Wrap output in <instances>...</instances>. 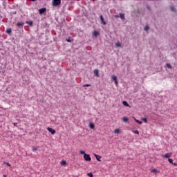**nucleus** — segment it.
Masks as SVG:
<instances>
[{
  "instance_id": "1",
  "label": "nucleus",
  "mask_w": 177,
  "mask_h": 177,
  "mask_svg": "<svg viewBox=\"0 0 177 177\" xmlns=\"http://www.w3.org/2000/svg\"><path fill=\"white\" fill-rule=\"evenodd\" d=\"M83 158L87 162L91 161L92 160V158H91V155L88 153H84V155L83 156Z\"/></svg>"
},
{
  "instance_id": "2",
  "label": "nucleus",
  "mask_w": 177,
  "mask_h": 177,
  "mask_svg": "<svg viewBox=\"0 0 177 177\" xmlns=\"http://www.w3.org/2000/svg\"><path fill=\"white\" fill-rule=\"evenodd\" d=\"M61 3H62V1H52L53 6H55V8L57 6H60Z\"/></svg>"
},
{
  "instance_id": "3",
  "label": "nucleus",
  "mask_w": 177,
  "mask_h": 177,
  "mask_svg": "<svg viewBox=\"0 0 177 177\" xmlns=\"http://www.w3.org/2000/svg\"><path fill=\"white\" fill-rule=\"evenodd\" d=\"M39 14L40 15H45L46 13V8H42L38 10Z\"/></svg>"
},
{
  "instance_id": "4",
  "label": "nucleus",
  "mask_w": 177,
  "mask_h": 177,
  "mask_svg": "<svg viewBox=\"0 0 177 177\" xmlns=\"http://www.w3.org/2000/svg\"><path fill=\"white\" fill-rule=\"evenodd\" d=\"M47 131H48V132H50V133H51V135H55V133H56V130L53 129L51 127H48Z\"/></svg>"
},
{
  "instance_id": "5",
  "label": "nucleus",
  "mask_w": 177,
  "mask_h": 177,
  "mask_svg": "<svg viewBox=\"0 0 177 177\" xmlns=\"http://www.w3.org/2000/svg\"><path fill=\"white\" fill-rule=\"evenodd\" d=\"M16 26H17V27H18V28H23L24 27V22H17Z\"/></svg>"
},
{
  "instance_id": "6",
  "label": "nucleus",
  "mask_w": 177,
  "mask_h": 177,
  "mask_svg": "<svg viewBox=\"0 0 177 177\" xmlns=\"http://www.w3.org/2000/svg\"><path fill=\"white\" fill-rule=\"evenodd\" d=\"M172 155V153H166V154H165V155H162V157L163 158H168L169 160V158H171V156Z\"/></svg>"
},
{
  "instance_id": "7",
  "label": "nucleus",
  "mask_w": 177,
  "mask_h": 177,
  "mask_svg": "<svg viewBox=\"0 0 177 177\" xmlns=\"http://www.w3.org/2000/svg\"><path fill=\"white\" fill-rule=\"evenodd\" d=\"M100 19L101 20L102 24H103L104 26H106V21H104V18L103 17V15H100Z\"/></svg>"
},
{
  "instance_id": "8",
  "label": "nucleus",
  "mask_w": 177,
  "mask_h": 177,
  "mask_svg": "<svg viewBox=\"0 0 177 177\" xmlns=\"http://www.w3.org/2000/svg\"><path fill=\"white\" fill-rule=\"evenodd\" d=\"M94 156L95 157L97 161H99L100 162H102V160H100V158H102V156L97 155L96 153H94Z\"/></svg>"
},
{
  "instance_id": "9",
  "label": "nucleus",
  "mask_w": 177,
  "mask_h": 177,
  "mask_svg": "<svg viewBox=\"0 0 177 177\" xmlns=\"http://www.w3.org/2000/svg\"><path fill=\"white\" fill-rule=\"evenodd\" d=\"M26 24H28L29 27H32L34 25V22H32V21H26Z\"/></svg>"
},
{
  "instance_id": "10",
  "label": "nucleus",
  "mask_w": 177,
  "mask_h": 177,
  "mask_svg": "<svg viewBox=\"0 0 177 177\" xmlns=\"http://www.w3.org/2000/svg\"><path fill=\"white\" fill-rule=\"evenodd\" d=\"M170 10L173 12V13H176V8H175V6H170Z\"/></svg>"
},
{
  "instance_id": "11",
  "label": "nucleus",
  "mask_w": 177,
  "mask_h": 177,
  "mask_svg": "<svg viewBox=\"0 0 177 177\" xmlns=\"http://www.w3.org/2000/svg\"><path fill=\"white\" fill-rule=\"evenodd\" d=\"M6 34H8L9 35H10V34H12V28H7L6 30Z\"/></svg>"
},
{
  "instance_id": "12",
  "label": "nucleus",
  "mask_w": 177,
  "mask_h": 177,
  "mask_svg": "<svg viewBox=\"0 0 177 177\" xmlns=\"http://www.w3.org/2000/svg\"><path fill=\"white\" fill-rule=\"evenodd\" d=\"M133 118L134 121H136V122H137L138 124H139V125H142V121H140V120L136 119L135 117H133Z\"/></svg>"
},
{
  "instance_id": "13",
  "label": "nucleus",
  "mask_w": 177,
  "mask_h": 177,
  "mask_svg": "<svg viewBox=\"0 0 177 177\" xmlns=\"http://www.w3.org/2000/svg\"><path fill=\"white\" fill-rule=\"evenodd\" d=\"M119 17H120V19H122V20H125V14L120 13L119 15Z\"/></svg>"
},
{
  "instance_id": "14",
  "label": "nucleus",
  "mask_w": 177,
  "mask_h": 177,
  "mask_svg": "<svg viewBox=\"0 0 177 177\" xmlns=\"http://www.w3.org/2000/svg\"><path fill=\"white\" fill-rule=\"evenodd\" d=\"M93 73L95 74V77H99V70L97 69L94 70Z\"/></svg>"
},
{
  "instance_id": "15",
  "label": "nucleus",
  "mask_w": 177,
  "mask_h": 177,
  "mask_svg": "<svg viewBox=\"0 0 177 177\" xmlns=\"http://www.w3.org/2000/svg\"><path fill=\"white\" fill-rule=\"evenodd\" d=\"M122 104H124L125 107H131V106H129V104H128V102L127 101H123Z\"/></svg>"
},
{
  "instance_id": "16",
  "label": "nucleus",
  "mask_w": 177,
  "mask_h": 177,
  "mask_svg": "<svg viewBox=\"0 0 177 177\" xmlns=\"http://www.w3.org/2000/svg\"><path fill=\"white\" fill-rule=\"evenodd\" d=\"M66 41L67 42H73V41H74V39H73L71 37H69L68 38L66 39Z\"/></svg>"
},
{
  "instance_id": "17",
  "label": "nucleus",
  "mask_w": 177,
  "mask_h": 177,
  "mask_svg": "<svg viewBox=\"0 0 177 177\" xmlns=\"http://www.w3.org/2000/svg\"><path fill=\"white\" fill-rule=\"evenodd\" d=\"M89 129H93L95 128V124L93 123H89Z\"/></svg>"
},
{
  "instance_id": "18",
  "label": "nucleus",
  "mask_w": 177,
  "mask_h": 177,
  "mask_svg": "<svg viewBox=\"0 0 177 177\" xmlns=\"http://www.w3.org/2000/svg\"><path fill=\"white\" fill-rule=\"evenodd\" d=\"M99 32L98 31H94V32H93V37H97L98 35H99Z\"/></svg>"
},
{
  "instance_id": "19",
  "label": "nucleus",
  "mask_w": 177,
  "mask_h": 177,
  "mask_svg": "<svg viewBox=\"0 0 177 177\" xmlns=\"http://www.w3.org/2000/svg\"><path fill=\"white\" fill-rule=\"evenodd\" d=\"M122 121H123V122H128V121H129V119L127 117H123Z\"/></svg>"
},
{
  "instance_id": "20",
  "label": "nucleus",
  "mask_w": 177,
  "mask_h": 177,
  "mask_svg": "<svg viewBox=\"0 0 177 177\" xmlns=\"http://www.w3.org/2000/svg\"><path fill=\"white\" fill-rule=\"evenodd\" d=\"M166 66H167V68H169L170 70H172V66L171 65V64L167 63L166 64Z\"/></svg>"
},
{
  "instance_id": "21",
  "label": "nucleus",
  "mask_w": 177,
  "mask_h": 177,
  "mask_svg": "<svg viewBox=\"0 0 177 177\" xmlns=\"http://www.w3.org/2000/svg\"><path fill=\"white\" fill-rule=\"evenodd\" d=\"M144 30H145V31H147V30H150V26H149L147 25L145 26L144 28Z\"/></svg>"
},
{
  "instance_id": "22",
  "label": "nucleus",
  "mask_w": 177,
  "mask_h": 177,
  "mask_svg": "<svg viewBox=\"0 0 177 177\" xmlns=\"http://www.w3.org/2000/svg\"><path fill=\"white\" fill-rule=\"evenodd\" d=\"M141 121H143V122H145L146 124H147V118H142Z\"/></svg>"
},
{
  "instance_id": "23",
  "label": "nucleus",
  "mask_w": 177,
  "mask_h": 177,
  "mask_svg": "<svg viewBox=\"0 0 177 177\" xmlns=\"http://www.w3.org/2000/svg\"><path fill=\"white\" fill-rule=\"evenodd\" d=\"M111 81H114V82H115V81H117V76H112V77H111Z\"/></svg>"
},
{
  "instance_id": "24",
  "label": "nucleus",
  "mask_w": 177,
  "mask_h": 177,
  "mask_svg": "<svg viewBox=\"0 0 177 177\" xmlns=\"http://www.w3.org/2000/svg\"><path fill=\"white\" fill-rule=\"evenodd\" d=\"M61 165H66L67 164V162L66 160H62L60 162Z\"/></svg>"
},
{
  "instance_id": "25",
  "label": "nucleus",
  "mask_w": 177,
  "mask_h": 177,
  "mask_svg": "<svg viewBox=\"0 0 177 177\" xmlns=\"http://www.w3.org/2000/svg\"><path fill=\"white\" fill-rule=\"evenodd\" d=\"M3 164H5L6 165H7L8 167H12V165L10 164V163L8 162H4Z\"/></svg>"
},
{
  "instance_id": "26",
  "label": "nucleus",
  "mask_w": 177,
  "mask_h": 177,
  "mask_svg": "<svg viewBox=\"0 0 177 177\" xmlns=\"http://www.w3.org/2000/svg\"><path fill=\"white\" fill-rule=\"evenodd\" d=\"M168 161H169V164H173L174 163V159L169 158Z\"/></svg>"
},
{
  "instance_id": "27",
  "label": "nucleus",
  "mask_w": 177,
  "mask_h": 177,
  "mask_svg": "<svg viewBox=\"0 0 177 177\" xmlns=\"http://www.w3.org/2000/svg\"><path fill=\"white\" fill-rule=\"evenodd\" d=\"M87 176L89 177H93V174H92V172L88 173Z\"/></svg>"
},
{
  "instance_id": "28",
  "label": "nucleus",
  "mask_w": 177,
  "mask_h": 177,
  "mask_svg": "<svg viewBox=\"0 0 177 177\" xmlns=\"http://www.w3.org/2000/svg\"><path fill=\"white\" fill-rule=\"evenodd\" d=\"M133 133H136L137 135H139V131L138 130H133Z\"/></svg>"
},
{
  "instance_id": "29",
  "label": "nucleus",
  "mask_w": 177,
  "mask_h": 177,
  "mask_svg": "<svg viewBox=\"0 0 177 177\" xmlns=\"http://www.w3.org/2000/svg\"><path fill=\"white\" fill-rule=\"evenodd\" d=\"M115 46H117V48H120L121 44L120 43H116Z\"/></svg>"
},
{
  "instance_id": "30",
  "label": "nucleus",
  "mask_w": 177,
  "mask_h": 177,
  "mask_svg": "<svg viewBox=\"0 0 177 177\" xmlns=\"http://www.w3.org/2000/svg\"><path fill=\"white\" fill-rule=\"evenodd\" d=\"M120 132L119 129H116L114 130V133H118Z\"/></svg>"
},
{
  "instance_id": "31",
  "label": "nucleus",
  "mask_w": 177,
  "mask_h": 177,
  "mask_svg": "<svg viewBox=\"0 0 177 177\" xmlns=\"http://www.w3.org/2000/svg\"><path fill=\"white\" fill-rule=\"evenodd\" d=\"M80 154H84V156H85L86 153H85V151H80Z\"/></svg>"
},
{
  "instance_id": "32",
  "label": "nucleus",
  "mask_w": 177,
  "mask_h": 177,
  "mask_svg": "<svg viewBox=\"0 0 177 177\" xmlns=\"http://www.w3.org/2000/svg\"><path fill=\"white\" fill-rule=\"evenodd\" d=\"M151 172L153 173V174H156L157 172V169H153L151 171Z\"/></svg>"
},
{
  "instance_id": "33",
  "label": "nucleus",
  "mask_w": 177,
  "mask_h": 177,
  "mask_svg": "<svg viewBox=\"0 0 177 177\" xmlns=\"http://www.w3.org/2000/svg\"><path fill=\"white\" fill-rule=\"evenodd\" d=\"M37 150H38V149H37V147H33V148L32 149V151H37Z\"/></svg>"
},
{
  "instance_id": "34",
  "label": "nucleus",
  "mask_w": 177,
  "mask_h": 177,
  "mask_svg": "<svg viewBox=\"0 0 177 177\" xmlns=\"http://www.w3.org/2000/svg\"><path fill=\"white\" fill-rule=\"evenodd\" d=\"M83 86H84V87H85V86H87V87H88V86H91V84H84Z\"/></svg>"
},
{
  "instance_id": "35",
  "label": "nucleus",
  "mask_w": 177,
  "mask_h": 177,
  "mask_svg": "<svg viewBox=\"0 0 177 177\" xmlns=\"http://www.w3.org/2000/svg\"><path fill=\"white\" fill-rule=\"evenodd\" d=\"M147 9H148V10H151V8H150V6H147Z\"/></svg>"
},
{
  "instance_id": "36",
  "label": "nucleus",
  "mask_w": 177,
  "mask_h": 177,
  "mask_svg": "<svg viewBox=\"0 0 177 177\" xmlns=\"http://www.w3.org/2000/svg\"><path fill=\"white\" fill-rule=\"evenodd\" d=\"M114 17H115V19H118V17H120V15H116L114 16Z\"/></svg>"
},
{
  "instance_id": "37",
  "label": "nucleus",
  "mask_w": 177,
  "mask_h": 177,
  "mask_svg": "<svg viewBox=\"0 0 177 177\" xmlns=\"http://www.w3.org/2000/svg\"><path fill=\"white\" fill-rule=\"evenodd\" d=\"M172 165H174V167H177V163L176 162L172 163Z\"/></svg>"
},
{
  "instance_id": "38",
  "label": "nucleus",
  "mask_w": 177,
  "mask_h": 177,
  "mask_svg": "<svg viewBox=\"0 0 177 177\" xmlns=\"http://www.w3.org/2000/svg\"><path fill=\"white\" fill-rule=\"evenodd\" d=\"M16 13H17V12L15 11V12H11V15H16Z\"/></svg>"
},
{
  "instance_id": "39",
  "label": "nucleus",
  "mask_w": 177,
  "mask_h": 177,
  "mask_svg": "<svg viewBox=\"0 0 177 177\" xmlns=\"http://www.w3.org/2000/svg\"><path fill=\"white\" fill-rule=\"evenodd\" d=\"M115 84L118 85V80L115 81Z\"/></svg>"
},
{
  "instance_id": "40",
  "label": "nucleus",
  "mask_w": 177,
  "mask_h": 177,
  "mask_svg": "<svg viewBox=\"0 0 177 177\" xmlns=\"http://www.w3.org/2000/svg\"><path fill=\"white\" fill-rule=\"evenodd\" d=\"M14 127H16L17 125V123H13Z\"/></svg>"
},
{
  "instance_id": "41",
  "label": "nucleus",
  "mask_w": 177,
  "mask_h": 177,
  "mask_svg": "<svg viewBox=\"0 0 177 177\" xmlns=\"http://www.w3.org/2000/svg\"><path fill=\"white\" fill-rule=\"evenodd\" d=\"M3 177H7L6 174H3Z\"/></svg>"
}]
</instances>
